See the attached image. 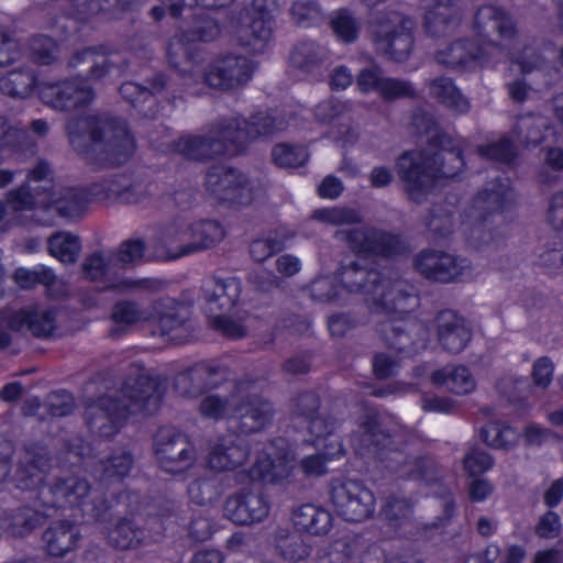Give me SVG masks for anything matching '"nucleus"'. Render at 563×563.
Returning a JSON list of instances; mask_svg holds the SVG:
<instances>
[{"label":"nucleus","mask_w":563,"mask_h":563,"mask_svg":"<svg viewBox=\"0 0 563 563\" xmlns=\"http://www.w3.org/2000/svg\"><path fill=\"white\" fill-rule=\"evenodd\" d=\"M287 126L284 118L274 111L272 113H258L252 118L251 122L238 121L230 124L219 132V139H203L200 136H184L176 143V151L187 158L203 159L212 155L228 152L236 153L242 150V145L251 139L260 135H271L283 131Z\"/></svg>","instance_id":"nucleus-1"},{"label":"nucleus","mask_w":563,"mask_h":563,"mask_svg":"<svg viewBox=\"0 0 563 563\" xmlns=\"http://www.w3.org/2000/svg\"><path fill=\"white\" fill-rule=\"evenodd\" d=\"M464 162L460 151L444 146L439 152H410L404 154L397 163L399 174L406 183L409 197L420 201L435 185L441 176L453 178Z\"/></svg>","instance_id":"nucleus-2"},{"label":"nucleus","mask_w":563,"mask_h":563,"mask_svg":"<svg viewBox=\"0 0 563 563\" xmlns=\"http://www.w3.org/2000/svg\"><path fill=\"white\" fill-rule=\"evenodd\" d=\"M144 256L143 241L129 240L122 243L115 253L93 254L88 257L84 263V273L92 280H102L107 288L118 292L144 288L147 280L125 276V269L140 263Z\"/></svg>","instance_id":"nucleus-3"},{"label":"nucleus","mask_w":563,"mask_h":563,"mask_svg":"<svg viewBox=\"0 0 563 563\" xmlns=\"http://www.w3.org/2000/svg\"><path fill=\"white\" fill-rule=\"evenodd\" d=\"M68 134L75 147H79V137H89L92 151L103 154L109 164L125 162L134 150L133 139L125 125L114 120L84 118L71 121Z\"/></svg>","instance_id":"nucleus-4"},{"label":"nucleus","mask_w":563,"mask_h":563,"mask_svg":"<svg viewBox=\"0 0 563 563\" xmlns=\"http://www.w3.org/2000/svg\"><path fill=\"white\" fill-rule=\"evenodd\" d=\"M341 282L350 291L364 290L369 296L367 301H371L375 310L400 312L409 308V302L412 300L410 296L402 294L400 283H391L387 278H380L379 273L367 271L357 266L346 267L341 273Z\"/></svg>","instance_id":"nucleus-5"},{"label":"nucleus","mask_w":563,"mask_h":563,"mask_svg":"<svg viewBox=\"0 0 563 563\" xmlns=\"http://www.w3.org/2000/svg\"><path fill=\"white\" fill-rule=\"evenodd\" d=\"M51 169L46 163H38L35 168L31 172L27 177V188L31 190H35L38 199L35 203L44 207L47 210H54L59 216L66 218H77L79 217L85 208L86 202L81 198V196L73 190H66L65 194L56 192L55 190L52 192H47L51 189Z\"/></svg>","instance_id":"nucleus-6"},{"label":"nucleus","mask_w":563,"mask_h":563,"mask_svg":"<svg viewBox=\"0 0 563 563\" xmlns=\"http://www.w3.org/2000/svg\"><path fill=\"white\" fill-rule=\"evenodd\" d=\"M206 184L218 200L236 208L250 206L260 195V187L238 169L217 167L208 173Z\"/></svg>","instance_id":"nucleus-7"},{"label":"nucleus","mask_w":563,"mask_h":563,"mask_svg":"<svg viewBox=\"0 0 563 563\" xmlns=\"http://www.w3.org/2000/svg\"><path fill=\"white\" fill-rule=\"evenodd\" d=\"M130 404L119 406L117 400L110 397L101 398L97 404L89 406L87 416L91 428L97 429L103 437H110L114 433L121 421L128 417V412H136L139 410H148L151 401L156 402V398L147 396L145 391L141 395L130 396Z\"/></svg>","instance_id":"nucleus-8"},{"label":"nucleus","mask_w":563,"mask_h":563,"mask_svg":"<svg viewBox=\"0 0 563 563\" xmlns=\"http://www.w3.org/2000/svg\"><path fill=\"white\" fill-rule=\"evenodd\" d=\"M230 31L253 53L263 52L271 40L272 22L271 14L262 10V0H256L254 8L234 18Z\"/></svg>","instance_id":"nucleus-9"},{"label":"nucleus","mask_w":563,"mask_h":563,"mask_svg":"<svg viewBox=\"0 0 563 563\" xmlns=\"http://www.w3.org/2000/svg\"><path fill=\"white\" fill-rule=\"evenodd\" d=\"M331 500L338 514L349 521H361L374 511L375 498L372 492L355 481L334 483Z\"/></svg>","instance_id":"nucleus-10"},{"label":"nucleus","mask_w":563,"mask_h":563,"mask_svg":"<svg viewBox=\"0 0 563 563\" xmlns=\"http://www.w3.org/2000/svg\"><path fill=\"white\" fill-rule=\"evenodd\" d=\"M310 432L314 434L313 445L318 454L301 460L300 468L306 475H321L325 472V463L343 455V445L332 427L322 418L310 421Z\"/></svg>","instance_id":"nucleus-11"},{"label":"nucleus","mask_w":563,"mask_h":563,"mask_svg":"<svg viewBox=\"0 0 563 563\" xmlns=\"http://www.w3.org/2000/svg\"><path fill=\"white\" fill-rule=\"evenodd\" d=\"M155 453L162 468L168 473H181L196 464V450L183 435L163 429L155 442Z\"/></svg>","instance_id":"nucleus-12"},{"label":"nucleus","mask_w":563,"mask_h":563,"mask_svg":"<svg viewBox=\"0 0 563 563\" xmlns=\"http://www.w3.org/2000/svg\"><path fill=\"white\" fill-rule=\"evenodd\" d=\"M292 456L288 451L271 444L265 452L260 453L256 462L250 470V478L266 484H284L292 475Z\"/></svg>","instance_id":"nucleus-13"},{"label":"nucleus","mask_w":563,"mask_h":563,"mask_svg":"<svg viewBox=\"0 0 563 563\" xmlns=\"http://www.w3.org/2000/svg\"><path fill=\"white\" fill-rule=\"evenodd\" d=\"M419 272L439 282H451L468 275L470 262L448 253L423 252L416 260Z\"/></svg>","instance_id":"nucleus-14"},{"label":"nucleus","mask_w":563,"mask_h":563,"mask_svg":"<svg viewBox=\"0 0 563 563\" xmlns=\"http://www.w3.org/2000/svg\"><path fill=\"white\" fill-rule=\"evenodd\" d=\"M253 69V64L245 57L229 56L211 63L205 74V80L214 88H234L246 82Z\"/></svg>","instance_id":"nucleus-15"},{"label":"nucleus","mask_w":563,"mask_h":563,"mask_svg":"<svg viewBox=\"0 0 563 563\" xmlns=\"http://www.w3.org/2000/svg\"><path fill=\"white\" fill-rule=\"evenodd\" d=\"M474 29L482 41L487 38L485 48L487 53L498 49L499 43L494 35L498 36L500 41H506L514 33L511 20L503 11L492 5L478 10Z\"/></svg>","instance_id":"nucleus-16"},{"label":"nucleus","mask_w":563,"mask_h":563,"mask_svg":"<svg viewBox=\"0 0 563 563\" xmlns=\"http://www.w3.org/2000/svg\"><path fill=\"white\" fill-rule=\"evenodd\" d=\"M18 56L16 42L0 35V75L7 74V78L0 80V90L10 96L26 97L34 85L33 76L30 73L5 70L7 64L15 60Z\"/></svg>","instance_id":"nucleus-17"},{"label":"nucleus","mask_w":563,"mask_h":563,"mask_svg":"<svg viewBox=\"0 0 563 563\" xmlns=\"http://www.w3.org/2000/svg\"><path fill=\"white\" fill-rule=\"evenodd\" d=\"M241 291L240 282L235 278L220 280L207 279L202 286L205 309L213 319L220 312L229 311L236 302Z\"/></svg>","instance_id":"nucleus-18"},{"label":"nucleus","mask_w":563,"mask_h":563,"mask_svg":"<svg viewBox=\"0 0 563 563\" xmlns=\"http://www.w3.org/2000/svg\"><path fill=\"white\" fill-rule=\"evenodd\" d=\"M269 504L260 493H240L228 499L225 515L240 525H251L265 519Z\"/></svg>","instance_id":"nucleus-19"},{"label":"nucleus","mask_w":563,"mask_h":563,"mask_svg":"<svg viewBox=\"0 0 563 563\" xmlns=\"http://www.w3.org/2000/svg\"><path fill=\"white\" fill-rule=\"evenodd\" d=\"M351 244L358 254V261H365L372 256H389L397 253L399 241L384 232L356 231Z\"/></svg>","instance_id":"nucleus-20"},{"label":"nucleus","mask_w":563,"mask_h":563,"mask_svg":"<svg viewBox=\"0 0 563 563\" xmlns=\"http://www.w3.org/2000/svg\"><path fill=\"white\" fill-rule=\"evenodd\" d=\"M394 23L399 24L398 27L378 40V48L390 58L401 62L409 56L412 48L413 22L408 18L396 16Z\"/></svg>","instance_id":"nucleus-21"},{"label":"nucleus","mask_w":563,"mask_h":563,"mask_svg":"<svg viewBox=\"0 0 563 563\" xmlns=\"http://www.w3.org/2000/svg\"><path fill=\"white\" fill-rule=\"evenodd\" d=\"M439 341L451 352L462 351L471 339L467 322L452 311L442 312L439 317Z\"/></svg>","instance_id":"nucleus-22"},{"label":"nucleus","mask_w":563,"mask_h":563,"mask_svg":"<svg viewBox=\"0 0 563 563\" xmlns=\"http://www.w3.org/2000/svg\"><path fill=\"white\" fill-rule=\"evenodd\" d=\"M431 382L444 387L455 395H467L475 390L476 379L471 371L463 365H446L432 372Z\"/></svg>","instance_id":"nucleus-23"},{"label":"nucleus","mask_w":563,"mask_h":563,"mask_svg":"<svg viewBox=\"0 0 563 563\" xmlns=\"http://www.w3.org/2000/svg\"><path fill=\"white\" fill-rule=\"evenodd\" d=\"M8 325L12 330H29L36 336H46L52 333L55 328V317L52 311L29 308L23 309L8 320Z\"/></svg>","instance_id":"nucleus-24"},{"label":"nucleus","mask_w":563,"mask_h":563,"mask_svg":"<svg viewBox=\"0 0 563 563\" xmlns=\"http://www.w3.org/2000/svg\"><path fill=\"white\" fill-rule=\"evenodd\" d=\"M357 87L363 92L376 91L388 99L407 96L412 91L407 82L383 78L377 68L364 69L358 75Z\"/></svg>","instance_id":"nucleus-25"},{"label":"nucleus","mask_w":563,"mask_h":563,"mask_svg":"<svg viewBox=\"0 0 563 563\" xmlns=\"http://www.w3.org/2000/svg\"><path fill=\"white\" fill-rule=\"evenodd\" d=\"M224 236L222 227L216 221H200L181 232L180 240L189 241L184 253L212 246Z\"/></svg>","instance_id":"nucleus-26"},{"label":"nucleus","mask_w":563,"mask_h":563,"mask_svg":"<svg viewBox=\"0 0 563 563\" xmlns=\"http://www.w3.org/2000/svg\"><path fill=\"white\" fill-rule=\"evenodd\" d=\"M43 539L49 555L64 556L76 548L79 532L73 525L55 522L46 530Z\"/></svg>","instance_id":"nucleus-27"},{"label":"nucleus","mask_w":563,"mask_h":563,"mask_svg":"<svg viewBox=\"0 0 563 563\" xmlns=\"http://www.w3.org/2000/svg\"><path fill=\"white\" fill-rule=\"evenodd\" d=\"M55 503L63 507L65 505L82 507L85 512L95 511L91 501H87L89 494L88 484L84 479L69 478L67 482L48 489Z\"/></svg>","instance_id":"nucleus-28"},{"label":"nucleus","mask_w":563,"mask_h":563,"mask_svg":"<svg viewBox=\"0 0 563 563\" xmlns=\"http://www.w3.org/2000/svg\"><path fill=\"white\" fill-rule=\"evenodd\" d=\"M423 2L424 26L430 34L445 33L455 27L453 20L455 10L449 1L423 0Z\"/></svg>","instance_id":"nucleus-29"},{"label":"nucleus","mask_w":563,"mask_h":563,"mask_svg":"<svg viewBox=\"0 0 563 563\" xmlns=\"http://www.w3.org/2000/svg\"><path fill=\"white\" fill-rule=\"evenodd\" d=\"M271 415L272 406L258 398L242 405L234 413L235 419L240 422L239 428L242 433L261 430L268 422Z\"/></svg>","instance_id":"nucleus-30"},{"label":"nucleus","mask_w":563,"mask_h":563,"mask_svg":"<svg viewBox=\"0 0 563 563\" xmlns=\"http://www.w3.org/2000/svg\"><path fill=\"white\" fill-rule=\"evenodd\" d=\"M49 91L52 95H56V98L52 100L47 99V102L55 108L70 109L85 104L92 99L90 87L84 82H79L78 80L51 87Z\"/></svg>","instance_id":"nucleus-31"},{"label":"nucleus","mask_w":563,"mask_h":563,"mask_svg":"<svg viewBox=\"0 0 563 563\" xmlns=\"http://www.w3.org/2000/svg\"><path fill=\"white\" fill-rule=\"evenodd\" d=\"M220 33V29L216 21L207 20L203 22L201 26L197 30L194 36L187 41L184 37H175L168 46V57L169 62L177 66V63L174 62V57L184 55L186 58H192L190 55L189 42L200 41V42H210L217 38Z\"/></svg>","instance_id":"nucleus-32"},{"label":"nucleus","mask_w":563,"mask_h":563,"mask_svg":"<svg viewBox=\"0 0 563 563\" xmlns=\"http://www.w3.org/2000/svg\"><path fill=\"white\" fill-rule=\"evenodd\" d=\"M246 459V451L236 444H221L212 448L208 455V466L216 471L233 470Z\"/></svg>","instance_id":"nucleus-33"},{"label":"nucleus","mask_w":563,"mask_h":563,"mask_svg":"<svg viewBox=\"0 0 563 563\" xmlns=\"http://www.w3.org/2000/svg\"><path fill=\"white\" fill-rule=\"evenodd\" d=\"M48 251L59 262L70 264L78 258L81 243L76 235L69 232H58L49 238Z\"/></svg>","instance_id":"nucleus-34"},{"label":"nucleus","mask_w":563,"mask_h":563,"mask_svg":"<svg viewBox=\"0 0 563 563\" xmlns=\"http://www.w3.org/2000/svg\"><path fill=\"white\" fill-rule=\"evenodd\" d=\"M25 139V133L10 128L4 119L0 118V161L9 158L11 147L18 146ZM13 178V174L7 169H0V188L7 186Z\"/></svg>","instance_id":"nucleus-35"},{"label":"nucleus","mask_w":563,"mask_h":563,"mask_svg":"<svg viewBox=\"0 0 563 563\" xmlns=\"http://www.w3.org/2000/svg\"><path fill=\"white\" fill-rule=\"evenodd\" d=\"M290 238L288 231L280 229L276 232L269 233L267 236L256 239L250 246L251 256L255 261H264L273 253L280 251L287 245V240Z\"/></svg>","instance_id":"nucleus-36"},{"label":"nucleus","mask_w":563,"mask_h":563,"mask_svg":"<svg viewBox=\"0 0 563 563\" xmlns=\"http://www.w3.org/2000/svg\"><path fill=\"white\" fill-rule=\"evenodd\" d=\"M430 92L448 107L464 112L468 109L467 100L461 95L450 79L440 78L431 84Z\"/></svg>","instance_id":"nucleus-37"},{"label":"nucleus","mask_w":563,"mask_h":563,"mask_svg":"<svg viewBox=\"0 0 563 563\" xmlns=\"http://www.w3.org/2000/svg\"><path fill=\"white\" fill-rule=\"evenodd\" d=\"M484 441L496 449L508 450L518 442V433L509 426L493 422L482 430Z\"/></svg>","instance_id":"nucleus-38"},{"label":"nucleus","mask_w":563,"mask_h":563,"mask_svg":"<svg viewBox=\"0 0 563 563\" xmlns=\"http://www.w3.org/2000/svg\"><path fill=\"white\" fill-rule=\"evenodd\" d=\"M13 278L21 288H32L37 284L52 288L57 282L54 272L46 266H37L34 269L20 267L15 271Z\"/></svg>","instance_id":"nucleus-39"},{"label":"nucleus","mask_w":563,"mask_h":563,"mask_svg":"<svg viewBox=\"0 0 563 563\" xmlns=\"http://www.w3.org/2000/svg\"><path fill=\"white\" fill-rule=\"evenodd\" d=\"M153 312H150L151 321L158 328L161 335H169L173 341H179L184 329V321L176 316L174 311L162 312L157 307L152 308Z\"/></svg>","instance_id":"nucleus-40"},{"label":"nucleus","mask_w":563,"mask_h":563,"mask_svg":"<svg viewBox=\"0 0 563 563\" xmlns=\"http://www.w3.org/2000/svg\"><path fill=\"white\" fill-rule=\"evenodd\" d=\"M438 60L441 64L455 67L460 65H468L472 62H484L483 48L476 51H467L465 45L462 43H454L448 52H440L437 55Z\"/></svg>","instance_id":"nucleus-41"},{"label":"nucleus","mask_w":563,"mask_h":563,"mask_svg":"<svg viewBox=\"0 0 563 563\" xmlns=\"http://www.w3.org/2000/svg\"><path fill=\"white\" fill-rule=\"evenodd\" d=\"M272 157L275 164L280 167L296 168L307 162L308 153L302 146L278 144L274 147Z\"/></svg>","instance_id":"nucleus-42"},{"label":"nucleus","mask_w":563,"mask_h":563,"mask_svg":"<svg viewBox=\"0 0 563 563\" xmlns=\"http://www.w3.org/2000/svg\"><path fill=\"white\" fill-rule=\"evenodd\" d=\"M494 465L492 456L478 446H471L463 460L465 472L470 476H477L489 471Z\"/></svg>","instance_id":"nucleus-43"},{"label":"nucleus","mask_w":563,"mask_h":563,"mask_svg":"<svg viewBox=\"0 0 563 563\" xmlns=\"http://www.w3.org/2000/svg\"><path fill=\"white\" fill-rule=\"evenodd\" d=\"M143 532L137 530L131 521L118 523L110 532V542L120 549H128L141 541Z\"/></svg>","instance_id":"nucleus-44"},{"label":"nucleus","mask_w":563,"mask_h":563,"mask_svg":"<svg viewBox=\"0 0 563 563\" xmlns=\"http://www.w3.org/2000/svg\"><path fill=\"white\" fill-rule=\"evenodd\" d=\"M331 26L335 35L343 42H352L357 36V23L346 11L334 12L331 18Z\"/></svg>","instance_id":"nucleus-45"},{"label":"nucleus","mask_w":563,"mask_h":563,"mask_svg":"<svg viewBox=\"0 0 563 563\" xmlns=\"http://www.w3.org/2000/svg\"><path fill=\"white\" fill-rule=\"evenodd\" d=\"M150 312L140 310L131 302H120L114 307L112 319L118 325H130L140 321H147Z\"/></svg>","instance_id":"nucleus-46"},{"label":"nucleus","mask_w":563,"mask_h":563,"mask_svg":"<svg viewBox=\"0 0 563 563\" xmlns=\"http://www.w3.org/2000/svg\"><path fill=\"white\" fill-rule=\"evenodd\" d=\"M188 495L195 504L205 505L218 498L220 489L212 481H195L188 487Z\"/></svg>","instance_id":"nucleus-47"},{"label":"nucleus","mask_w":563,"mask_h":563,"mask_svg":"<svg viewBox=\"0 0 563 563\" xmlns=\"http://www.w3.org/2000/svg\"><path fill=\"white\" fill-rule=\"evenodd\" d=\"M314 218L331 224H343L357 221L358 213L343 208L321 209L314 212Z\"/></svg>","instance_id":"nucleus-48"},{"label":"nucleus","mask_w":563,"mask_h":563,"mask_svg":"<svg viewBox=\"0 0 563 563\" xmlns=\"http://www.w3.org/2000/svg\"><path fill=\"white\" fill-rule=\"evenodd\" d=\"M545 125V119L542 117H527L521 119L519 129L521 132H526L525 139L527 143L538 144L545 137L541 136L540 129L545 128L547 132L551 131V129Z\"/></svg>","instance_id":"nucleus-49"},{"label":"nucleus","mask_w":563,"mask_h":563,"mask_svg":"<svg viewBox=\"0 0 563 563\" xmlns=\"http://www.w3.org/2000/svg\"><path fill=\"white\" fill-rule=\"evenodd\" d=\"M554 364L548 357L538 358L532 366V378L537 386L547 388L553 377Z\"/></svg>","instance_id":"nucleus-50"},{"label":"nucleus","mask_w":563,"mask_h":563,"mask_svg":"<svg viewBox=\"0 0 563 563\" xmlns=\"http://www.w3.org/2000/svg\"><path fill=\"white\" fill-rule=\"evenodd\" d=\"M509 199V194L505 189L485 191L478 195L476 203L489 211H499Z\"/></svg>","instance_id":"nucleus-51"},{"label":"nucleus","mask_w":563,"mask_h":563,"mask_svg":"<svg viewBox=\"0 0 563 563\" xmlns=\"http://www.w3.org/2000/svg\"><path fill=\"white\" fill-rule=\"evenodd\" d=\"M200 412L208 418L224 417L229 412L228 401L214 395L207 396L200 405Z\"/></svg>","instance_id":"nucleus-52"},{"label":"nucleus","mask_w":563,"mask_h":563,"mask_svg":"<svg viewBox=\"0 0 563 563\" xmlns=\"http://www.w3.org/2000/svg\"><path fill=\"white\" fill-rule=\"evenodd\" d=\"M132 465V459L128 453H121L112 456L104 467V473L108 478L125 476Z\"/></svg>","instance_id":"nucleus-53"},{"label":"nucleus","mask_w":563,"mask_h":563,"mask_svg":"<svg viewBox=\"0 0 563 563\" xmlns=\"http://www.w3.org/2000/svg\"><path fill=\"white\" fill-rule=\"evenodd\" d=\"M35 200L24 189L10 194L8 205L0 202V220L7 214L8 209L24 210L32 208Z\"/></svg>","instance_id":"nucleus-54"},{"label":"nucleus","mask_w":563,"mask_h":563,"mask_svg":"<svg viewBox=\"0 0 563 563\" xmlns=\"http://www.w3.org/2000/svg\"><path fill=\"white\" fill-rule=\"evenodd\" d=\"M481 155L499 162H509L514 156V147L508 140H500L485 148L479 150Z\"/></svg>","instance_id":"nucleus-55"},{"label":"nucleus","mask_w":563,"mask_h":563,"mask_svg":"<svg viewBox=\"0 0 563 563\" xmlns=\"http://www.w3.org/2000/svg\"><path fill=\"white\" fill-rule=\"evenodd\" d=\"M278 548L282 554L290 561H299L309 555L308 547L297 537L287 539Z\"/></svg>","instance_id":"nucleus-56"},{"label":"nucleus","mask_w":563,"mask_h":563,"mask_svg":"<svg viewBox=\"0 0 563 563\" xmlns=\"http://www.w3.org/2000/svg\"><path fill=\"white\" fill-rule=\"evenodd\" d=\"M346 110V104L338 100H327L316 108V118L321 121H332L339 118Z\"/></svg>","instance_id":"nucleus-57"},{"label":"nucleus","mask_w":563,"mask_h":563,"mask_svg":"<svg viewBox=\"0 0 563 563\" xmlns=\"http://www.w3.org/2000/svg\"><path fill=\"white\" fill-rule=\"evenodd\" d=\"M213 325L219 329L223 334L238 339L244 335L245 328L240 322L232 320L224 314L214 316L212 319Z\"/></svg>","instance_id":"nucleus-58"},{"label":"nucleus","mask_w":563,"mask_h":563,"mask_svg":"<svg viewBox=\"0 0 563 563\" xmlns=\"http://www.w3.org/2000/svg\"><path fill=\"white\" fill-rule=\"evenodd\" d=\"M84 62H91L93 66L91 67V76L95 78L101 77L103 75V68L107 64V57L103 54H97L92 49H86L81 54L75 57L73 62L74 65H79Z\"/></svg>","instance_id":"nucleus-59"},{"label":"nucleus","mask_w":563,"mask_h":563,"mask_svg":"<svg viewBox=\"0 0 563 563\" xmlns=\"http://www.w3.org/2000/svg\"><path fill=\"white\" fill-rule=\"evenodd\" d=\"M33 51L42 64H49L54 58L56 44L48 37H41L34 41Z\"/></svg>","instance_id":"nucleus-60"},{"label":"nucleus","mask_w":563,"mask_h":563,"mask_svg":"<svg viewBox=\"0 0 563 563\" xmlns=\"http://www.w3.org/2000/svg\"><path fill=\"white\" fill-rule=\"evenodd\" d=\"M560 518L555 512H548L542 517L538 526V533L543 538H553L560 530Z\"/></svg>","instance_id":"nucleus-61"},{"label":"nucleus","mask_w":563,"mask_h":563,"mask_svg":"<svg viewBox=\"0 0 563 563\" xmlns=\"http://www.w3.org/2000/svg\"><path fill=\"white\" fill-rule=\"evenodd\" d=\"M291 13L297 22L302 23L316 19L319 15V10L312 2L297 1L291 8Z\"/></svg>","instance_id":"nucleus-62"},{"label":"nucleus","mask_w":563,"mask_h":563,"mask_svg":"<svg viewBox=\"0 0 563 563\" xmlns=\"http://www.w3.org/2000/svg\"><path fill=\"white\" fill-rule=\"evenodd\" d=\"M318 507L314 505H303L300 508H298L294 514V522L295 525L308 532H310L311 529V520L313 519V516L317 512Z\"/></svg>","instance_id":"nucleus-63"},{"label":"nucleus","mask_w":563,"mask_h":563,"mask_svg":"<svg viewBox=\"0 0 563 563\" xmlns=\"http://www.w3.org/2000/svg\"><path fill=\"white\" fill-rule=\"evenodd\" d=\"M121 95L132 103L147 101L152 95L135 82H125L121 86Z\"/></svg>","instance_id":"nucleus-64"}]
</instances>
